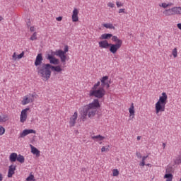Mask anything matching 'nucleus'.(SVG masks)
<instances>
[{
	"mask_svg": "<svg viewBox=\"0 0 181 181\" xmlns=\"http://www.w3.org/2000/svg\"><path fill=\"white\" fill-rule=\"evenodd\" d=\"M134 103L131 104L130 107L129 108V117L134 118L135 115V110L134 109Z\"/></svg>",
	"mask_w": 181,
	"mask_h": 181,
	"instance_id": "22",
	"label": "nucleus"
},
{
	"mask_svg": "<svg viewBox=\"0 0 181 181\" xmlns=\"http://www.w3.org/2000/svg\"><path fill=\"white\" fill-rule=\"evenodd\" d=\"M30 40H37V33L35 32L30 38Z\"/></svg>",
	"mask_w": 181,
	"mask_h": 181,
	"instance_id": "30",
	"label": "nucleus"
},
{
	"mask_svg": "<svg viewBox=\"0 0 181 181\" xmlns=\"http://www.w3.org/2000/svg\"><path fill=\"white\" fill-rule=\"evenodd\" d=\"M112 42H115L116 44H110V52L115 54L117 52H118V49H121V46H122V40H119L118 37L115 35L112 37Z\"/></svg>",
	"mask_w": 181,
	"mask_h": 181,
	"instance_id": "3",
	"label": "nucleus"
},
{
	"mask_svg": "<svg viewBox=\"0 0 181 181\" xmlns=\"http://www.w3.org/2000/svg\"><path fill=\"white\" fill-rule=\"evenodd\" d=\"M30 32H35V27H30Z\"/></svg>",
	"mask_w": 181,
	"mask_h": 181,
	"instance_id": "47",
	"label": "nucleus"
},
{
	"mask_svg": "<svg viewBox=\"0 0 181 181\" xmlns=\"http://www.w3.org/2000/svg\"><path fill=\"white\" fill-rule=\"evenodd\" d=\"M16 170V166L10 165L8 167V177H12L13 175H15V171Z\"/></svg>",
	"mask_w": 181,
	"mask_h": 181,
	"instance_id": "16",
	"label": "nucleus"
},
{
	"mask_svg": "<svg viewBox=\"0 0 181 181\" xmlns=\"http://www.w3.org/2000/svg\"><path fill=\"white\" fill-rule=\"evenodd\" d=\"M174 162H175V165H179V164H180V163H181V156L177 158L175 160Z\"/></svg>",
	"mask_w": 181,
	"mask_h": 181,
	"instance_id": "33",
	"label": "nucleus"
},
{
	"mask_svg": "<svg viewBox=\"0 0 181 181\" xmlns=\"http://www.w3.org/2000/svg\"><path fill=\"white\" fill-rule=\"evenodd\" d=\"M111 37H114V36H112V34H110V33H105V34H103L101 36H100V39L102 40H108V39H111Z\"/></svg>",
	"mask_w": 181,
	"mask_h": 181,
	"instance_id": "24",
	"label": "nucleus"
},
{
	"mask_svg": "<svg viewBox=\"0 0 181 181\" xmlns=\"http://www.w3.org/2000/svg\"><path fill=\"white\" fill-rule=\"evenodd\" d=\"M110 44L111 43H108L107 40H102L99 42V47H101V49H108Z\"/></svg>",
	"mask_w": 181,
	"mask_h": 181,
	"instance_id": "15",
	"label": "nucleus"
},
{
	"mask_svg": "<svg viewBox=\"0 0 181 181\" xmlns=\"http://www.w3.org/2000/svg\"><path fill=\"white\" fill-rule=\"evenodd\" d=\"M161 6H162L163 8H168V6H169V4H166V3H163V4H161Z\"/></svg>",
	"mask_w": 181,
	"mask_h": 181,
	"instance_id": "41",
	"label": "nucleus"
},
{
	"mask_svg": "<svg viewBox=\"0 0 181 181\" xmlns=\"http://www.w3.org/2000/svg\"><path fill=\"white\" fill-rule=\"evenodd\" d=\"M163 13L165 16H172V15H175V7L172 8L171 9L165 10Z\"/></svg>",
	"mask_w": 181,
	"mask_h": 181,
	"instance_id": "17",
	"label": "nucleus"
},
{
	"mask_svg": "<svg viewBox=\"0 0 181 181\" xmlns=\"http://www.w3.org/2000/svg\"><path fill=\"white\" fill-rule=\"evenodd\" d=\"M139 165L140 166H145V162L141 161Z\"/></svg>",
	"mask_w": 181,
	"mask_h": 181,
	"instance_id": "48",
	"label": "nucleus"
},
{
	"mask_svg": "<svg viewBox=\"0 0 181 181\" xmlns=\"http://www.w3.org/2000/svg\"><path fill=\"white\" fill-rule=\"evenodd\" d=\"M177 26L178 29H180L181 30V23H178L177 25Z\"/></svg>",
	"mask_w": 181,
	"mask_h": 181,
	"instance_id": "50",
	"label": "nucleus"
},
{
	"mask_svg": "<svg viewBox=\"0 0 181 181\" xmlns=\"http://www.w3.org/2000/svg\"><path fill=\"white\" fill-rule=\"evenodd\" d=\"M172 54L173 57L176 58L177 57V48H174L172 52Z\"/></svg>",
	"mask_w": 181,
	"mask_h": 181,
	"instance_id": "31",
	"label": "nucleus"
},
{
	"mask_svg": "<svg viewBox=\"0 0 181 181\" xmlns=\"http://www.w3.org/2000/svg\"><path fill=\"white\" fill-rule=\"evenodd\" d=\"M137 141H141V136H137Z\"/></svg>",
	"mask_w": 181,
	"mask_h": 181,
	"instance_id": "51",
	"label": "nucleus"
},
{
	"mask_svg": "<svg viewBox=\"0 0 181 181\" xmlns=\"http://www.w3.org/2000/svg\"><path fill=\"white\" fill-rule=\"evenodd\" d=\"M167 101H168V95H166V93L163 92L162 93V96H160L159 100L157 103L166 105Z\"/></svg>",
	"mask_w": 181,
	"mask_h": 181,
	"instance_id": "12",
	"label": "nucleus"
},
{
	"mask_svg": "<svg viewBox=\"0 0 181 181\" xmlns=\"http://www.w3.org/2000/svg\"><path fill=\"white\" fill-rule=\"evenodd\" d=\"M95 114H97V110L95 108L88 107L87 108V106H84L83 108V110L81 111V115L83 118V119L86 118V117H88V118H93V117L95 116Z\"/></svg>",
	"mask_w": 181,
	"mask_h": 181,
	"instance_id": "4",
	"label": "nucleus"
},
{
	"mask_svg": "<svg viewBox=\"0 0 181 181\" xmlns=\"http://www.w3.org/2000/svg\"><path fill=\"white\" fill-rule=\"evenodd\" d=\"M107 6H110V8H114L115 6V4H114V3L109 2L107 4Z\"/></svg>",
	"mask_w": 181,
	"mask_h": 181,
	"instance_id": "38",
	"label": "nucleus"
},
{
	"mask_svg": "<svg viewBox=\"0 0 181 181\" xmlns=\"http://www.w3.org/2000/svg\"><path fill=\"white\" fill-rule=\"evenodd\" d=\"M72 21L73 22H78V10L74 8L72 14Z\"/></svg>",
	"mask_w": 181,
	"mask_h": 181,
	"instance_id": "18",
	"label": "nucleus"
},
{
	"mask_svg": "<svg viewBox=\"0 0 181 181\" xmlns=\"http://www.w3.org/2000/svg\"><path fill=\"white\" fill-rule=\"evenodd\" d=\"M67 52H69V46L65 45L64 51L59 49L55 52H52V54L54 56H58V57H60L62 63H66V59H67L66 53H67Z\"/></svg>",
	"mask_w": 181,
	"mask_h": 181,
	"instance_id": "5",
	"label": "nucleus"
},
{
	"mask_svg": "<svg viewBox=\"0 0 181 181\" xmlns=\"http://www.w3.org/2000/svg\"><path fill=\"white\" fill-rule=\"evenodd\" d=\"M42 62H43V57L42 56V54H38L35 59V66H36V67H40V66L43 64Z\"/></svg>",
	"mask_w": 181,
	"mask_h": 181,
	"instance_id": "11",
	"label": "nucleus"
},
{
	"mask_svg": "<svg viewBox=\"0 0 181 181\" xmlns=\"http://www.w3.org/2000/svg\"><path fill=\"white\" fill-rule=\"evenodd\" d=\"M100 87L102 88H105L106 87V88H110V84L111 82H110L108 81V76H105L101 78L100 79Z\"/></svg>",
	"mask_w": 181,
	"mask_h": 181,
	"instance_id": "6",
	"label": "nucleus"
},
{
	"mask_svg": "<svg viewBox=\"0 0 181 181\" xmlns=\"http://www.w3.org/2000/svg\"><path fill=\"white\" fill-rule=\"evenodd\" d=\"M28 26H30V25L28 24Z\"/></svg>",
	"mask_w": 181,
	"mask_h": 181,
	"instance_id": "57",
	"label": "nucleus"
},
{
	"mask_svg": "<svg viewBox=\"0 0 181 181\" xmlns=\"http://www.w3.org/2000/svg\"><path fill=\"white\" fill-rule=\"evenodd\" d=\"M5 134V128L4 127L0 126V135H4Z\"/></svg>",
	"mask_w": 181,
	"mask_h": 181,
	"instance_id": "35",
	"label": "nucleus"
},
{
	"mask_svg": "<svg viewBox=\"0 0 181 181\" xmlns=\"http://www.w3.org/2000/svg\"><path fill=\"white\" fill-rule=\"evenodd\" d=\"M125 12V8H120L119 10V13H124Z\"/></svg>",
	"mask_w": 181,
	"mask_h": 181,
	"instance_id": "43",
	"label": "nucleus"
},
{
	"mask_svg": "<svg viewBox=\"0 0 181 181\" xmlns=\"http://www.w3.org/2000/svg\"><path fill=\"white\" fill-rule=\"evenodd\" d=\"M91 139L95 141L96 142H101V141H104V139H105V137L99 134L97 136H93Z\"/></svg>",
	"mask_w": 181,
	"mask_h": 181,
	"instance_id": "20",
	"label": "nucleus"
},
{
	"mask_svg": "<svg viewBox=\"0 0 181 181\" xmlns=\"http://www.w3.org/2000/svg\"><path fill=\"white\" fill-rule=\"evenodd\" d=\"M4 180V177L2 176V174L0 173V181Z\"/></svg>",
	"mask_w": 181,
	"mask_h": 181,
	"instance_id": "49",
	"label": "nucleus"
},
{
	"mask_svg": "<svg viewBox=\"0 0 181 181\" xmlns=\"http://www.w3.org/2000/svg\"><path fill=\"white\" fill-rule=\"evenodd\" d=\"M82 172H86V168H82Z\"/></svg>",
	"mask_w": 181,
	"mask_h": 181,
	"instance_id": "54",
	"label": "nucleus"
},
{
	"mask_svg": "<svg viewBox=\"0 0 181 181\" xmlns=\"http://www.w3.org/2000/svg\"><path fill=\"white\" fill-rule=\"evenodd\" d=\"M28 26H30V25L28 24Z\"/></svg>",
	"mask_w": 181,
	"mask_h": 181,
	"instance_id": "58",
	"label": "nucleus"
},
{
	"mask_svg": "<svg viewBox=\"0 0 181 181\" xmlns=\"http://www.w3.org/2000/svg\"><path fill=\"white\" fill-rule=\"evenodd\" d=\"M30 108L27 107L21 111V116H20V121L21 122H25L26 119L28 118V111H29Z\"/></svg>",
	"mask_w": 181,
	"mask_h": 181,
	"instance_id": "9",
	"label": "nucleus"
},
{
	"mask_svg": "<svg viewBox=\"0 0 181 181\" xmlns=\"http://www.w3.org/2000/svg\"><path fill=\"white\" fill-rule=\"evenodd\" d=\"M151 164H149V163H148V164H146V166H149Z\"/></svg>",
	"mask_w": 181,
	"mask_h": 181,
	"instance_id": "56",
	"label": "nucleus"
},
{
	"mask_svg": "<svg viewBox=\"0 0 181 181\" xmlns=\"http://www.w3.org/2000/svg\"><path fill=\"white\" fill-rule=\"evenodd\" d=\"M29 103H33V98H29V95H25L23 98L21 104L23 105H26V104H29Z\"/></svg>",
	"mask_w": 181,
	"mask_h": 181,
	"instance_id": "19",
	"label": "nucleus"
},
{
	"mask_svg": "<svg viewBox=\"0 0 181 181\" xmlns=\"http://www.w3.org/2000/svg\"><path fill=\"white\" fill-rule=\"evenodd\" d=\"M165 105L158 102L156 103V113L157 115H159V112H163L165 111Z\"/></svg>",
	"mask_w": 181,
	"mask_h": 181,
	"instance_id": "10",
	"label": "nucleus"
},
{
	"mask_svg": "<svg viewBox=\"0 0 181 181\" xmlns=\"http://www.w3.org/2000/svg\"><path fill=\"white\" fill-rule=\"evenodd\" d=\"M85 107H86L88 110V108H95V110H98V108H100V101L98 100V99H94L91 103L86 105Z\"/></svg>",
	"mask_w": 181,
	"mask_h": 181,
	"instance_id": "7",
	"label": "nucleus"
},
{
	"mask_svg": "<svg viewBox=\"0 0 181 181\" xmlns=\"http://www.w3.org/2000/svg\"><path fill=\"white\" fill-rule=\"evenodd\" d=\"M52 64H42L40 66L37 67V71L38 76L42 77V80L47 81L52 76Z\"/></svg>",
	"mask_w": 181,
	"mask_h": 181,
	"instance_id": "1",
	"label": "nucleus"
},
{
	"mask_svg": "<svg viewBox=\"0 0 181 181\" xmlns=\"http://www.w3.org/2000/svg\"><path fill=\"white\" fill-rule=\"evenodd\" d=\"M104 28H106V29H115V27L111 23H105L103 24Z\"/></svg>",
	"mask_w": 181,
	"mask_h": 181,
	"instance_id": "28",
	"label": "nucleus"
},
{
	"mask_svg": "<svg viewBox=\"0 0 181 181\" xmlns=\"http://www.w3.org/2000/svg\"><path fill=\"white\" fill-rule=\"evenodd\" d=\"M31 152L33 155H36V156H40V151L36 148V147L30 145Z\"/></svg>",
	"mask_w": 181,
	"mask_h": 181,
	"instance_id": "21",
	"label": "nucleus"
},
{
	"mask_svg": "<svg viewBox=\"0 0 181 181\" xmlns=\"http://www.w3.org/2000/svg\"><path fill=\"white\" fill-rule=\"evenodd\" d=\"M163 148L165 149V146H166V144L163 143Z\"/></svg>",
	"mask_w": 181,
	"mask_h": 181,
	"instance_id": "52",
	"label": "nucleus"
},
{
	"mask_svg": "<svg viewBox=\"0 0 181 181\" xmlns=\"http://www.w3.org/2000/svg\"><path fill=\"white\" fill-rule=\"evenodd\" d=\"M23 56H25V52H23L17 56V59H22V57H23Z\"/></svg>",
	"mask_w": 181,
	"mask_h": 181,
	"instance_id": "37",
	"label": "nucleus"
},
{
	"mask_svg": "<svg viewBox=\"0 0 181 181\" xmlns=\"http://www.w3.org/2000/svg\"><path fill=\"white\" fill-rule=\"evenodd\" d=\"M164 178L167 179L166 181H172L173 179V175L171 173H168L164 175Z\"/></svg>",
	"mask_w": 181,
	"mask_h": 181,
	"instance_id": "27",
	"label": "nucleus"
},
{
	"mask_svg": "<svg viewBox=\"0 0 181 181\" xmlns=\"http://www.w3.org/2000/svg\"><path fill=\"white\" fill-rule=\"evenodd\" d=\"M105 151H108V148H106L105 146L102 147L101 152H105Z\"/></svg>",
	"mask_w": 181,
	"mask_h": 181,
	"instance_id": "45",
	"label": "nucleus"
},
{
	"mask_svg": "<svg viewBox=\"0 0 181 181\" xmlns=\"http://www.w3.org/2000/svg\"><path fill=\"white\" fill-rule=\"evenodd\" d=\"M12 57H13V60H16V59H18V57H16V52L13 53Z\"/></svg>",
	"mask_w": 181,
	"mask_h": 181,
	"instance_id": "42",
	"label": "nucleus"
},
{
	"mask_svg": "<svg viewBox=\"0 0 181 181\" xmlns=\"http://www.w3.org/2000/svg\"><path fill=\"white\" fill-rule=\"evenodd\" d=\"M136 155L139 159H141V158H142V155H141V153L139 152H136Z\"/></svg>",
	"mask_w": 181,
	"mask_h": 181,
	"instance_id": "40",
	"label": "nucleus"
},
{
	"mask_svg": "<svg viewBox=\"0 0 181 181\" xmlns=\"http://www.w3.org/2000/svg\"><path fill=\"white\" fill-rule=\"evenodd\" d=\"M29 134H36V131L33 129H24L23 132L20 134V138H25V136L29 135Z\"/></svg>",
	"mask_w": 181,
	"mask_h": 181,
	"instance_id": "14",
	"label": "nucleus"
},
{
	"mask_svg": "<svg viewBox=\"0 0 181 181\" xmlns=\"http://www.w3.org/2000/svg\"><path fill=\"white\" fill-rule=\"evenodd\" d=\"M167 5H168V6H172V5H173V4L170 3V4H168Z\"/></svg>",
	"mask_w": 181,
	"mask_h": 181,
	"instance_id": "53",
	"label": "nucleus"
},
{
	"mask_svg": "<svg viewBox=\"0 0 181 181\" xmlns=\"http://www.w3.org/2000/svg\"><path fill=\"white\" fill-rule=\"evenodd\" d=\"M175 15H181V7H174Z\"/></svg>",
	"mask_w": 181,
	"mask_h": 181,
	"instance_id": "29",
	"label": "nucleus"
},
{
	"mask_svg": "<svg viewBox=\"0 0 181 181\" xmlns=\"http://www.w3.org/2000/svg\"><path fill=\"white\" fill-rule=\"evenodd\" d=\"M17 159H18V153H12L9 156L10 162H16Z\"/></svg>",
	"mask_w": 181,
	"mask_h": 181,
	"instance_id": "23",
	"label": "nucleus"
},
{
	"mask_svg": "<svg viewBox=\"0 0 181 181\" xmlns=\"http://www.w3.org/2000/svg\"><path fill=\"white\" fill-rule=\"evenodd\" d=\"M146 158H148V156H143V157H142V160H141V162H145V160H146Z\"/></svg>",
	"mask_w": 181,
	"mask_h": 181,
	"instance_id": "46",
	"label": "nucleus"
},
{
	"mask_svg": "<svg viewBox=\"0 0 181 181\" xmlns=\"http://www.w3.org/2000/svg\"><path fill=\"white\" fill-rule=\"evenodd\" d=\"M101 82L98 81L93 87L92 90H90V97H95L96 98H103L105 95V89L100 87ZM98 87H100L98 88ZM98 88V89H97Z\"/></svg>",
	"mask_w": 181,
	"mask_h": 181,
	"instance_id": "2",
	"label": "nucleus"
},
{
	"mask_svg": "<svg viewBox=\"0 0 181 181\" xmlns=\"http://www.w3.org/2000/svg\"><path fill=\"white\" fill-rule=\"evenodd\" d=\"M53 56H54L53 54H48L47 57V60H49V63L51 64H55V65L59 64L60 61H59V59H57V58H56Z\"/></svg>",
	"mask_w": 181,
	"mask_h": 181,
	"instance_id": "8",
	"label": "nucleus"
},
{
	"mask_svg": "<svg viewBox=\"0 0 181 181\" xmlns=\"http://www.w3.org/2000/svg\"><path fill=\"white\" fill-rule=\"evenodd\" d=\"M6 121V116H0V122H5Z\"/></svg>",
	"mask_w": 181,
	"mask_h": 181,
	"instance_id": "36",
	"label": "nucleus"
},
{
	"mask_svg": "<svg viewBox=\"0 0 181 181\" xmlns=\"http://www.w3.org/2000/svg\"><path fill=\"white\" fill-rule=\"evenodd\" d=\"M56 19H57V21H58V22H62L63 17L59 16V17H57Z\"/></svg>",
	"mask_w": 181,
	"mask_h": 181,
	"instance_id": "44",
	"label": "nucleus"
},
{
	"mask_svg": "<svg viewBox=\"0 0 181 181\" xmlns=\"http://www.w3.org/2000/svg\"><path fill=\"white\" fill-rule=\"evenodd\" d=\"M77 117H78V115L77 112H75L74 113V115L70 117V120H69L70 127H74V125H76V121L77 120Z\"/></svg>",
	"mask_w": 181,
	"mask_h": 181,
	"instance_id": "13",
	"label": "nucleus"
},
{
	"mask_svg": "<svg viewBox=\"0 0 181 181\" xmlns=\"http://www.w3.org/2000/svg\"><path fill=\"white\" fill-rule=\"evenodd\" d=\"M51 70H53L54 71H57V73H60V71H62V68L60 67V66H52L51 65Z\"/></svg>",
	"mask_w": 181,
	"mask_h": 181,
	"instance_id": "25",
	"label": "nucleus"
},
{
	"mask_svg": "<svg viewBox=\"0 0 181 181\" xmlns=\"http://www.w3.org/2000/svg\"><path fill=\"white\" fill-rule=\"evenodd\" d=\"M35 179V176L33 175H30L26 178L27 181H36Z\"/></svg>",
	"mask_w": 181,
	"mask_h": 181,
	"instance_id": "32",
	"label": "nucleus"
},
{
	"mask_svg": "<svg viewBox=\"0 0 181 181\" xmlns=\"http://www.w3.org/2000/svg\"><path fill=\"white\" fill-rule=\"evenodd\" d=\"M31 97L33 98V97H35V95L32 94Z\"/></svg>",
	"mask_w": 181,
	"mask_h": 181,
	"instance_id": "55",
	"label": "nucleus"
},
{
	"mask_svg": "<svg viewBox=\"0 0 181 181\" xmlns=\"http://www.w3.org/2000/svg\"><path fill=\"white\" fill-rule=\"evenodd\" d=\"M116 5H117V8H121V6H123V4L122 3H120L119 1H117Z\"/></svg>",
	"mask_w": 181,
	"mask_h": 181,
	"instance_id": "39",
	"label": "nucleus"
},
{
	"mask_svg": "<svg viewBox=\"0 0 181 181\" xmlns=\"http://www.w3.org/2000/svg\"><path fill=\"white\" fill-rule=\"evenodd\" d=\"M112 173H113V176H118V175H119V171H118V170L117 169H114L112 170Z\"/></svg>",
	"mask_w": 181,
	"mask_h": 181,
	"instance_id": "34",
	"label": "nucleus"
},
{
	"mask_svg": "<svg viewBox=\"0 0 181 181\" xmlns=\"http://www.w3.org/2000/svg\"><path fill=\"white\" fill-rule=\"evenodd\" d=\"M17 160L20 163H25V157L21 154L17 155Z\"/></svg>",
	"mask_w": 181,
	"mask_h": 181,
	"instance_id": "26",
	"label": "nucleus"
}]
</instances>
